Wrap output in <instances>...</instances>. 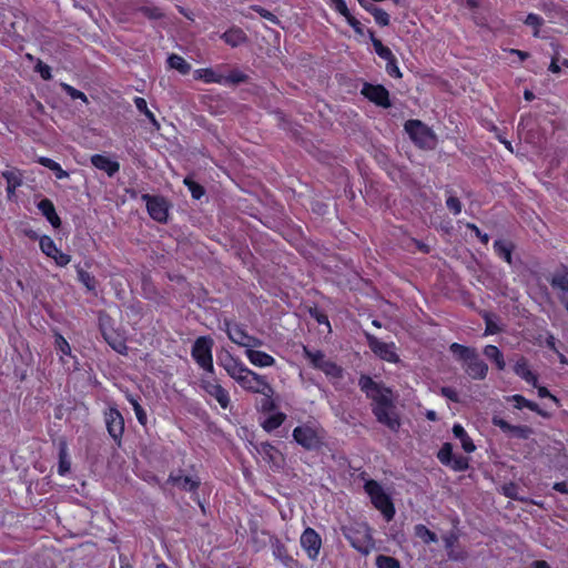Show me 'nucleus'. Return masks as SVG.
Returning <instances> with one entry per match:
<instances>
[{"mask_svg": "<svg viewBox=\"0 0 568 568\" xmlns=\"http://www.w3.org/2000/svg\"><path fill=\"white\" fill-rule=\"evenodd\" d=\"M219 364L244 390L263 396H273L274 389L265 376L248 368L241 359L227 353L219 358Z\"/></svg>", "mask_w": 568, "mask_h": 568, "instance_id": "nucleus-1", "label": "nucleus"}, {"mask_svg": "<svg viewBox=\"0 0 568 568\" xmlns=\"http://www.w3.org/2000/svg\"><path fill=\"white\" fill-rule=\"evenodd\" d=\"M358 384L367 397L373 400V413L377 420L390 430L397 432L400 427V420L393 405L392 392L375 383L368 376H362Z\"/></svg>", "mask_w": 568, "mask_h": 568, "instance_id": "nucleus-2", "label": "nucleus"}, {"mask_svg": "<svg viewBox=\"0 0 568 568\" xmlns=\"http://www.w3.org/2000/svg\"><path fill=\"white\" fill-rule=\"evenodd\" d=\"M449 349L458 361L463 362V367L470 378L484 379L487 376L488 366L479 358L476 349L458 343H453Z\"/></svg>", "mask_w": 568, "mask_h": 568, "instance_id": "nucleus-3", "label": "nucleus"}, {"mask_svg": "<svg viewBox=\"0 0 568 568\" xmlns=\"http://www.w3.org/2000/svg\"><path fill=\"white\" fill-rule=\"evenodd\" d=\"M343 534L351 545L359 552L367 555L373 547V537L367 524L361 523L355 526L344 527Z\"/></svg>", "mask_w": 568, "mask_h": 568, "instance_id": "nucleus-4", "label": "nucleus"}, {"mask_svg": "<svg viewBox=\"0 0 568 568\" xmlns=\"http://www.w3.org/2000/svg\"><path fill=\"white\" fill-rule=\"evenodd\" d=\"M365 490L369 495L373 505L383 514L384 518L387 521L392 520L395 515V508L381 485L375 480H368L365 484Z\"/></svg>", "mask_w": 568, "mask_h": 568, "instance_id": "nucleus-5", "label": "nucleus"}, {"mask_svg": "<svg viewBox=\"0 0 568 568\" xmlns=\"http://www.w3.org/2000/svg\"><path fill=\"white\" fill-rule=\"evenodd\" d=\"M213 339L209 336H201L196 338L192 347V357L197 365L207 373H214L212 347Z\"/></svg>", "mask_w": 568, "mask_h": 568, "instance_id": "nucleus-6", "label": "nucleus"}, {"mask_svg": "<svg viewBox=\"0 0 568 568\" xmlns=\"http://www.w3.org/2000/svg\"><path fill=\"white\" fill-rule=\"evenodd\" d=\"M224 331L234 344L245 348V351L250 347H262L264 345L261 338L250 335L246 329L237 323L224 321Z\"/></svg>", "mask_w": 568, "mask_h": 568, "instance_id": "nucleus-7", "label": "nucleus"}, {"mask_svg": "<svg viewBox=\"0 0 568 568\" xmlns=\"http://www.w3.org/2000/svg\"><path fill=\"white\" fill-rule=\"evenodd\" d=\"M294 439L306 449H316L322 445V429L312 425H302L293 430Z\"/></svg>", "mask_w": 568, "mask_h": 568, "instance_id": "nucleus-8", "label": "nucleus"}, {"mask_svg": "<svg viewBox=\"0 0 568 568\" xmlns=\"http://www.w3.org/2000/svg\"><path fill=\"white\" fill-rule=\"evenodd\" d=\"M368 347L378 358L388 363H398L399 356L396 352V345L393 342L386 343L377 338L376 336L366 333L365 334Z\"/></svg>", "mask_w": 568, "mask_h": 568, "instance_id": "nucleus-9", "label": "nucleus"}, {"mask_svg": "<svg viewBox=\"0 0 568 568\" xmlns=\"http://www.w3.org/2000/svg\"><path fill=\"white\" fill-rule=\"evenodd\" d=\"M405 130L410 139L420 148H430L434 144L433 133L420 121H407L405 124Z\"/></svg>", "mask_w": 568, "mask_h": 568, "instance_id": "nucleus-10", "label": "nucleus"}, {"mask_svg": "<svg viewBox=\"0 0 568 568\" xmlns=\"http://www.w3.org/2000/svg\"><path fill=\"white\" fill-rule=\"evenodd\" d=\"M39 246L41 252L45 254L48 257L52 258L58 266L63 267L71 262V256L60 251L57 247L54 241L48 235H43L40 237Z\"/></svg>", "mask_w": 568, "mask_h": 568, "instance_id": "nucleus-11", "label": "nucleus"}, {"mask_svg": "<svg viewBox=\"0 0 568 568\" xmlns=\"http://www.w3.org/2000/svg\"><path fill=\"white\" fill-rule=\"evenodd\" d=\"M300 544L310 559L315 560L318 557L322 547V538L313 528L308 527L303 531Z\"/></svg>", "mask_w": 568, "mask_h": 568, "instance_id": "nucleus-12", "label": "nucleus"}, {"mask_svg": "<svg viewBox=\"0 0 568 568\" xmlns=\"http://www.w3.org/2000/svg\"><path fill=\"white\" fill-rule=\"evenodd\" d=\"M491 422L495 426L499 427L504 433L520 439H528L534 433L532 428H530L529 426L510 425L508 422L498 416H494Z\"/></svg>", "mask_w": 568, "mask_h": 568, "instance_id": "nucleus-13", "label": "nucleus"}, {"mask_svg": "<svg viewBox=\"0 0 568 568\" xmlns=\"http://www.w3.org/2000/svg\"><path fill=\"white\" fill-rule=\"evenodd\" d=\"M203 389L212 397L216 399L222 408H227L230 404V396L227 390L222 387L216 381L202 379L201 382Z\"/></svg>", "mask_w": 568, "mask_h": 568, "instance_id": "nucleus-14", "label": "nucleus"}, {"mask_svg": "<svg viewBox=\"0 0 568 568\" xmlns=\"http://www.w3.org/2000/svg\"><path fill=\"white\" fill-rule=\"evenodd\" d=\"M143 199L146 201L148 212L153 220L158 222L166 221L168 204L164 199L150 195H143Z\"/></svg>", "mask_w": 568, "mask_h": 568, "instance_id": "nucleus-15", "label": "nucleus"}, {"mask_svg": "<svg viewBox=\"0 0 568 568\" xmlns=\"http://www.w3.org/2000/svg\"><path fill=\"white\" fill-rule=\"evenodd\" d=\"M362 93L377 105L384 108L390 105L388 91L382 85L365 84L362 89Z\"/></svg>", "mask_w": 568, "mask_h": 568, "instance_id": "nucleus-16", "label": "nucleus"}, {"mask_svg": "<svg viewBox=\"0 0 568 568\" xmlns=\"http://www.w3.org/2000/svg\"><path fill=\"white\" fill-rule=\"evenodd\" d=\"M270 546L273 557L287 568H293L295 565L294 558L288 554L286 546L276 536L270 537Z\"/></svg>", "mask_w": 568, "mask_h": 568, "instance_id": "nucleus-17", "label": "nucleus"}, {"mask_svg": "<svg viewBox=\"0 0 568 568\" xmlns=\"http://www.w3.org/2000/svg\"><path fill=\"white\" fill-rule=\"evenodd\" d=\"M105 422L109 434L114 439L120 438L124 430V420L120 412L115 408H110L105 414Z\"/></svg>", "mask_w": 568, "mask_h": 568, "instance_id": "nucleus-18", "label": "nucleus"}, {"mask_svg": "<svg viewBox=\"0 0 568 568\" xmlns=\"http://www.w3.org/2000/svg\"><path fill=\"white\" fill-rule=\"evenodd\" d=\"M256 348L257 347H250L245 351V356L253 366L265 368L275 365L276 361L272 355Z\"/></svg>", "mask_w": 568, "mask_h": 568, "instance_id": "nucleus-19", "label": "nucleus"}, {"mask_svg": "<svg viewBox=\"0 0 568 568\" xmlns=\"http://www.w3.org/2000/svg\"><path fill=\"white\" fill-rule=\"evenodd\" d=\"M551 286L559 291V298L568 312V271L556 272L551 277Z\"/></svg>", "mask_w": 568, "mask_h": 568, "instance_id": "nucleus-20", "label": "nucleus"}, {"mask_svg": "<svg viewBox=\"0 0 568 568\" xmlns=\"http://www.w3.org/2000/svg\"><path fill=\"white\" fill-rule=\"evenodd\" d=\"M91 163L98 170L104 171L109 176L114 175L120 170L119 162L103 154L92 155Z\"/></svg>", "mask_w": 568, "mask_h": 568, "instance_id": "nucleus-21", "label": "nucleus"}, {"mask_svg": "<svg viewBox=\"0 0 568 568\" xmlns=\"http://www.w3.org/2000/svg\"><path fill=\"white\" fill-rule=\"evenodd\" d=\"M193 78L195 80L203 81L204 83H224V74L220 73L219 71L212 69V68H202L196 69L193 72Z\"/></svg>", "mask_w": 568, "mask_h": 568, "instance_id": "nucleus-22", "label": "nucleus"}, {"mask_svg": "<svg viewBox=\"0 0 568 568\" xmlns=\"http://www.w3.org/2000/svg\"><path fill=\"white\" fill-rule=\"evenodd\" d=\"M38 209L40 212L47 217V220L50 222V224L53 227H59L61 224V220L58 216L53 203L48 200H41L38 204Z\"/></svg>", "mask_w": 568, "mask_h": 568, "instance_id": "nucleus-23", "label": "nucleus"}, {"mask_svg": "<svg viewBox=\"0 0 568 568\" xmlns=\"http://www.w3.org/2000/svg\"><path fill=\"white\" fill-rule=\"evenodd\" d=\"M514 372L532 386H537V376L530 371L528 363L525 358H520L514 366Z\"/></svg>", "mask_w": 568, "mask_h": 568, "instance_id": "nucleus-24", "label": "nucleus"}, {"mask_svg": "<svg viewBox=\"0 0 568 568\" xmlns=\"http://www.w3.org/2000/svg\"><path fill=\"white\" fill-rule=\"evenodd\" d=\"M2 176L7 181V193L11 197L16 190L22 184V175L18 170H8L2 172Z\"/></svg>", "mask_w": 568, "mask_h": 568, "instance_id": "nucleus-25", "label": "nucleus"}, {"mask_svg": "<svg viewBox=\"0 0 568 568\" xmlns=\"http://www.w3.org/2000/svg\"><path fill=\"white\" fill-rule=\"evenodd\" d=\"M453 434L460 440L462 447L466 453L475 452V444L460 424H455L453 426Z\"/></svg>", "mask_w": 568, "mask_h": 568, "instance_id": "nucleus-26", "label": "nucleus"}, {"mask_svg": "<svg viewBox=\"0 0 568 568\" xmlns=\"http://www.w3.org/2000/svg\"><path fill=\"white\" fill-rule=\"evenodd\" d=\"M169 480L176 487L184 490H194L199 486V481L190 476L171 475Z\"/></svg>", "mask_w": 568, "mask_h": 568, "instance_id": "nucleus-27", "label": "nucleus"}, {"mask_svg": "<svg viewBox=\"0 0 568 568\" xmlns=\"http://www.w3.org/2000/svg\"><path fill=\"white\" fill-rule=\"evenodd\" d=\"M483 353L488 359H491L496 364V366L499 371H503L506 367V362H505L504 355L498 349L497 346L487 345V346H485Z\"/></svg>", "mask_w": 568, "mask_h": 568, "instance_id": "nucleus-28", "label": "nucleus"}, {"mask_svg": "<svg viewBox=\"0 0 568 568\" xmlns=\"http://www.w3.org/2000/svg\"><path fill=\"white\" fill-rule=\"evenodd\" d=\"M364 9L374 17V20L377 24H379L382 27H386L389 24V21H390L389 14L385 10H383L372 3L364 4Z\"/></svg>", "mask_w": 568, "mask_h": 568, "instance_id": "nucleus-29", "label": "nucleus"}, {"mask_svg": "<svg viewBox=\"0 0 568 568\" xmlns=\"http://www.w3.org/2000/svg\"><path fill=\"white\" fill-rule=\"evenodd\" d=\"M168 63L171 69L179 71L181 74H187L191 71V64L181 55L171 54L168 58Z\"/></svg>", "mask_w": 568, "mask_h": 568, "instance_id": "nucleus-30", "label": "nucleus"}, {"mask_svg": "<svg viewBox=\"0 0 568 568\" xmlns=\"http://www.w3.org/2000/svg\"><path fill=\"white\" fill-rule=\"evenodd\" d=\"M222 38L227 44L232 47L240 45L246 39L245 33L241 29L236 28L230 29L226 32H224Z\"/></svg>", "mask_w": 568, "mask_h": 568, "instance_id": "nucleus-31", "label": "nucleus"}, {"mask_svg": "<svg viewBox=\"0 0 568 568\" xmlns=\"http://www.w3.org/2000/svg\"><path fill=\"white\" fill-rule=\"evenodd\" d=\"M414 534L424 544L437 542L438 537L435 532L430 531L425 525L418 524L414 527Z\"/></svg>", "mask_w": 568, "mask_h": 568, "instance_id": "nucleus-32", "label": "nucleus"}, {"mask_svg": "<svg viewBox=\"0 0 568 568\" xmlns=\"http://www.w3.org/2000/svg\"><path fill=\"white\" fill-rule=\"evenodd\" d=\"M507 400L514 402L515 403V407L518 408V409L528 408L530 410L537 412L538 414L545 416V414L539 409V407H538V405L536 403L526 399L521 395L509 396V397H507Z\"/></svg>", "mask_w": 568, "mask_h": 568, "instance_id": "nucleus-33", "label": "nucleus"}, {"mask_svg": "<svg viewBox=\"0 0 568 568\" xmlns=\"http://www.w3.org/2000/svg\"><path fill=\"white\" fill-rule=\"evenodd\" d=\"M303 352L305 357L311 362V364L315 368L321 369L323 365L327 362L325 355L321 351H312L304 346Z\"/></svg>", "mask_w": 568, "mask_h": 568, "instance_id": "nucleus-34", "label": "nucleus"}, {"mask_svg": "<svg viewBox=\"0 0 568 568\" xmlns=\"http://www.w3.org/2000/svg\"><path fill=\"white\" fill-rule=\"evenodd\" d=\"M494 250L500 258H503L508 264L511 263V247L508 242L503 240L495 241Z\"/></svg>", "mask_w": 568, "mask_h": 568, "instance_id": "nucleus-35", "label": "nucleus"}, {"mask_svg": "<svg viewBox=\"0 0 568 568\" xmlns=\"http://www.w3.org/2000/svg\"><path fill=\"white\" fill-rule=\"evenodd\" d=\"M369 37H371V40H372V43H373V47H374V50L375 52L377 53V55L386 61L390 60L392 58H394V54L392 53L390 49L385 47L381 40H378L377 38H375L374 33L372 31H369Z\"/></svg>", "mask_w": 568, "mask_h": 568, "instance_id": "nucleus-36", "label": "nucleus"}, {"mask_svg": "<svg viewBox=\"0 0 568 568\" xmlns=\"http://www.w3.org/2000/svg\"><path fill=\"white\" fill-rule=\"evenodd\" d=\"M70 467H71V463H70L69 455H68V448H67V445L64 443H62L60 446V452H59L58 473L60 475H65L70 470Z\"/></svg>", "mask_w": 568, "mask_h": 568, "instance_id": "nucleus-37", "label": "nucleus"}, {"mask_svg": "<svg viewBox=\"0 0 568 568\" xmlns=\"http://www.w3.org/2000/svg\"><path fill=\"white\" fill-rule=\"evenodd\" d=\"M285 420V415L283 413H275L268 416L263 423L262 426L266 432H272L278 428L283 422Z\"/></svg>", "mask_w": 568, "mask_h": 568, "instance_id": "nucleus-38", "label": "nucleus"}, {"mask_svg": "<svg viewBox=\"0 0 568 568\" xmlns=\"http://www.w3.org/2000/svg\"><path fill=\"white\" fill-rule=\"evenodd\" d=\"M134 104H135L136 109H138L140 112H142V113H143V114H144V115L150 120V122H151L154 126L159 128V123H158V121H156V119H155V115H154V113H153V112L148 108V103H146L145 99L140 98V97H136V98L134 99Z\"/></svg>", "mask_w": 568, "mask_h": 568, "instance_id": "nucleus-39", "label": "nucleus"}, {"mask_svg": "<svg viewBox=\"0 0 568 568\" xmlns=\"http://www.w3.org/2000/svg\"><path fill=\"white\" fill-rule=\"evenodd\" d=\"M445 548L448 551V558L450 560H462L464 559V556L462 554H458L454 550V544L456 542V537L454 535H447L443 537Z\"/></svg>", "mask_w": 568, "mask_h": 568, "instance_id": "nucleus-40", "label": "nucleus"}, {"mask_svg": "<svg viewBox=\"0 0 568 568\" xmlns=\"http://www.w3.org/2000/svg\"><path fill=\"white\" fill-rule=\"evenodd\" d=\"M77 273H78V280L80 281L81 284H83L87 287L88 291L95 290L97 282H95L94 276H92L90 273H88L87 271H84L82 268H79Z\"/></svg>", "mask_w": 568, "mask_h": 568, "instance_id": "nucleus-41", "label": "nucleus"}, {"mask_svg": "<svg viewBox=\"0 0 568 568\" xmlns=\"http://www.w3.org/2000/svg\"><path fill=\"white\" fill-rule=\"evenodd\" d=\"M376 566L377 568H400L397 559L385 555L377 556Z\"/></svg>", "mask_w": 568, "mask_h": 568, "instance_id": "nucleus-42", "label": "nucleus"}, {"mask_svg": "<svg viewBox=\"0 0 568 568\" xmlns=\"http://www.w3.org/2000/svg\"><path fill=\"white\" fill-rule=\"evenodd\" d=\"M322 372L325 373L326 376L331 378H341L342 377V368L337 366L335 363L327 359V362L321 368Z\"/></svg>", "mask_w": 568, "mask_h": 568, "instance_id": "nucleus-43", "label": "nucleus"}, {"mask_svg": "<svg viewBox=\"0 0 568 568\" xmlns=\"http://www.w3.org/2000/svg\"><path fill=\"white\" fill-rule=\"evenodd\" d=\"M126 398L130 402V404L132 405L133 410L135 413V416H136V419L139 420V423L141 425H145L146 420H148V417H146V414H145L144 409L141 407V405L138 403V400L134 397L128 396Z\"/></svg>", "mask_w": 568, "mask_h": 568, "instance_id": "nucleus-44", "label": "nucleus"}, {"mask_svg": "<svg viewBox=\"0 0 568 568\" xmlns=\"http://www.w3.org/2000/svg\"><path fill=\"white\" fill-rule=\"evenodd\" d=\"M438 459L444 465H449L453 459V447L449 443H446L442 446L437 454Z\"/></svg>", "mask_w": 568, "mask_h": 568, "instance_id": "nucleus-45", "label": "nucleus"}, {"mask_svg": "<svg viewBox=\"0 0 568 568\" xmlns=\"http://www.w3.org/2000/svg\"><path fill=\"white\" fill-rule=\"evenodd\" d=\"M224 80L225 82L221 83L222 85L237 84L244 82L246 80V75L239 70H233L227 75H224Z\"/></svg>", "mask_w": 568, "mask_h": 568, "instance_id": "nucleus-46", "label": "nucleus"}, {"mask_svg": "<svg viewBox=\"0 0 568 568\" xmlns=\"http://www.w3.org/2000/svg\"><path fill=\"white\" fill-rule=\"evenodd\" d=\"M260 447H261L260 448V453L265 454L266 456H268L270 462H272V463L276 462V459L278 458V452H277V449L275 447H273L268 443H262Z\"/></svg>", "mask_w": 568, "mask_h": 568, "instance_id": "nucleus-47", "label": "nucleus"}, {"mask_svg": "<svg viewBox=\"0 0 568 568\" xmlns=\"http://www.w3.org/2000/svg\"><path fill=\"white\" fill-rule=\"evenodd\" d=\"M184 183L189 187V191L191 192L194 199L199 200L204 194L203 187L200 184L193 182L192 180L186 178L184 180Z\"/></svg>", "mask_w": 568, "mask_h": 568, "instance_id": "nucleus-48", "label": "nucleus"}, {"mask_svg": "<svg viewBox=\"0 0 568 568\" xmlns=\"http://www.w3.org/2000/svg\"><path fill=\"white\" fill-rule=\"evenodd\" d=\"M329 6L345 19L351 14L344 0H329Z\"/></svg>", "mask_w": 568, "mask_h": 568, "instance_id": "nucleus-49", "label": "nucleus"}, {"mask_svg": "<svg viewBox=\"0 0 568 568\" xmlns=\"http://www.w3.org/2000/svg\"><path fill=\"white\" fill-rule=\"evenodd\" d=\"M55 347L62 355H71V347L62 335L55 336Z\"/></svg>", "mask_w": 568, "mask_h": 568, "instance_id": "nucleus-50", "label": "nucleus"}, {"mask_svg": "<svg viewBox=\"0 0 568 568\" xmlns=\"http://www.w3.org/2000/svg\"><path fill=\"white\" fill-rule=\"evenodd\" d=\"M62 89L72 98V99H80L82 100L83 102H88V98L87 95L74 89L73 87H71L70 84H67V83H62Z\"/></svg>", "mask_w": 568, "mask_h": 568, "instance_id": "nucleus-51", "label": "nucleus"}, {"mask_svg": "<svg viewBox=\"0 0 568 568\" xmlns=\"http://www.w3.org/2000/svg\"><path fill=\"white\" fill-rule=\"evenodd\" d=\"M386 71L390 77L400 78L402 72L396 63L395 57L387 61Z\"/></svg>", "mask_w": 568, "mask_h": 568, "instance_id": "nucleus-52", "label": "nucleus"}, {"mask_svg": "<svg viewBox=\"0 0 568 568\" xmlns=\"http://www.w3.org/2000/svg\"><path fill=\"white\" fill-rule=\"evenodd\" d=\"M446 205L455 215L462 212V204L457 197L449 196L446 201Z\"/></svg>", "mask_w": 568, "mask_h": 568, "instance_id": "nucleus-53", "label": "nucleus"}, {"mask_svg": "<svg viewBox=\"0 0 568 568\" xmlns=\"http://www.w3.org/2000/svg\"><path fill=\"white\" fill-rule=\"evenodd\" d=\"M454 470H465L468 467V462L464 457H453L449 464Z\"/></svg>", "mask_w": 568, "mask_h": 568, "instance_id": "nucleus-54", "label": "nucleus"}, {"mask_svg": "<svg viewBox=\"0 0 568 568\" xmlns=\"http://www.w3.org/2000/svg\"><path fill=\"white\" fill-rule=\"evenodd\" d=\"M36 70L40 73L43 80L51 79V68L43 62L39 61L36 65Z\"/></svg>", "mask_w": 568, "mask_h": 568, "instance_id": "nucleus-55", "label": "nucleus"}, {"mask_svg": "<svg viewBox=\"0 0 568 568\" xmlns=\"http://www.w3.org/2000/svg\"><path fill=\"white\" fill-rule=\"evenodd\" d=\"M346 21L347 23L354 29V31L359 34V36H363L364 34V29H363V26L362 23L355 19L352 14H349L347 18H346Z\"/></svg>", "mask_w": 568, "mask_h": 568, "instance_id": "nucleus-56", "label": "nucleus"}, {"mask_svg": "<svg viewBox=\"0 0 568 568\" xmlns=\"http://www.w3.org/2000/svg\"><path fill=\"white\" fill-rule=\"evenodd\" d=\"M517 490V486L513 483L503 486V493L510 498H518Z\"/></svg>", "mask_w": 568, "mask_h": 568, "instance_id": "nucleus-57", "label": "nucleus"}, {"mask_svg": "<svg viewBox=\"0 0 568 568\" xmlns=\"http://www.w3.org/2000/svg\"><path fill=\"white\" fill-rule=\"evenodd\" d=\"M525 23L537 29L541 24V19L539 16L530 13L527 16Z\"/></svg>", "mask_w": 568, "mask_h": 568, "instance_id": "nucleus-58", "label": "nucleus"}, {"mask_svg": "<svg viewBox=\"0 0 568 568\" xmlns=\"http://www.w3.org/2000/svg\"><path fill=\"white\" fill-rule=\"evenodd\" d=\"M142 12L151 19H159L162 17V12L159 8H143Z\"/></svg>", "mask_w": 568, "mask_h": 568, "instance_id": "nucleus-59", "label": "nucleus"}, {"mask_svg": "<svg viewBox=\"0 0 568 568\" xmlns=\"http://www.w3.org/2000/svg\"><path fill=\"white\" fill-rule=\"evenodd\" d=\"M442 394H443V396L447 397L448 399H450L453 402H458L457 392L450 387H443Z\"/></svg>", "mask_w": 568, "mask_h": 568, "instance_id": "nucleus-60", "label": "nucleus"}, {"mask_svg": "<svg viewBox=\"0 0 568 568\" xmlns=\"http://www.w3.org/2000/svg\"><path fill=\"white\" fill-rule=\"evenodd\" d=\"M38 162L51 171H53V169H57L55 166L58 164V162L53 161L52 159L45 158V156H40L38 159Z\"/></svg>", "mask_w": 568, "mask_h": 568, "instance_id": "nucleus-61", "label": "nucleus"}, {"mask_svg": "<svg viewBox=\"0 0 568 568\" xmlns=\"http://www.w3.org/2000/svg\"><path fill=\"white\" fill-rule=\"evenodd\" d=\"M254 10L256 12H258V14L261 17L265 18L266 20H268L271 22H277L276 17L272 12H270V11L263 9V8H260V7L255 8Z\"/></svg>", "mask_w": 568, "mask_h": 568, "instance_id": "nucleus-62", "label": "nucleus"}, {"mask_svg": "<svg viewBox=\"0 0 568 568\" xmlns=\"http://www.w3.org/2000/svg\"><path fill=\"white\" fill-rule=\"evenodd\" d=\"M538 390V396L541 398L549 397L551 400H554L556 404H558V399L556 396L551 395L549 390L544 386H536Z\"/></svg>", "mask_w": 568, "mask_h": 568, "instance_id": "nucleus-63", "label": "nucleus"}, {"mask_svg": "<svg viewBox=\"0 0 568 568\" xmlns=\"http://www.w3.org/2000/svg\"><path fill=\"white\" fill-rule=\"evenodd\" d=\"M554 489L556 491L561 493V494H567L568 495V483H566V481L556 483L554 485Z\"/></svg>", "mask_w": 568, "mask_h": 568, "instance_id": "nucleus-64", "label": "nucleus"}]
</instances>
